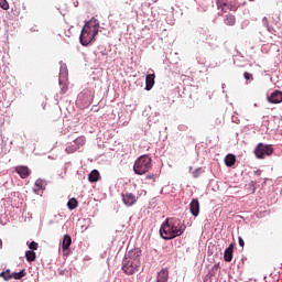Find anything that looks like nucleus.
<instances>
[{
    "label": "nucleus",
    "mask_w": 282,
    "mask_h": 282,
    "mask_svg": "<svg viewBox=\"0 0 282 282\" xmlns=\"http://www.w3.org/2000/svg\"><path fill=\"white\" fill-rule=\"evenodd\" d=\"M186 230V225L178 218H167L160 228V235L162 239L169 241L175 239V237H182Z\"/></svg>",
    "instance_id": "f257e3e1"
},
{
    "label": "nucleus",
    "mask_w": 282,
    "mask_h": 282,
    "mask_svg": "<svg viewBox=\"0 0 282 282\" xmlns=\"http://www.w3.org/2000/svg\"><path fill=\"white\" fill-rule=\"evenodd\" d=\"M98 28L99 24L96 20H90L83 26L79 41L85 47H87V45H89L91 41L96 39L98 34Z\"/></svg>",
    "instance_id": "f03ea898"
},
{
    "label": "nucleus",
    "mask_w": 282,
    "mask_h": 282,
    "mask_svg": "<svg viewBox=\"0 0 282 282\" xmlns=\"http://www.w3.org/2000/svg\"><path fill=\"white\" fill-rule=\"evenodd\" d=\"M140 254L141 251L139 249L130 251V259L127 260L122 265L124 274H135V272L140 270V259H138Z\"/></svg>",
    "instance_id": "7ed1b4c3"
},
{
    "label": "nucleus",
    "mask_w": 282,
    "mask_h": 282,
    "mask_svg": "<svg viewBox=\"0 0 282 282\" xmlns=\"http://www.w3.org/2000/svg\"><path fill=\"white\" fill-rule=\"evenodd\" d=\"M151 158L149 155H141L133 165V171L135 175H144L145 173H149V170L151 169Z\"/></svg>",
    "instance_id": "20e7f679"
},
{
    "label": "nucleus",
    "mask_w": 282,
    "mask_h": 282,
    "mask_svg": "<svg viewBox=\"0 0 282 282\" xmlns=\"http://www.w3.org/2000/svg\"><path fill=\"white\" fill-rule=\"evenodd\" d=\"M274 153V148L270 144L259 143L254 149V155L258 160H263L265 155L270 156Z\"/></svg>",
    "instance_id": "39448f33"
},
{
    "label": "nucleus",
    "mask_w": 282,
    "mask_h": 282,
    "mask_svg": "<svg viewBox=\"0 0 282 282\" xmlns=\"http://www.w3.org/2000/svg\"><path fill=\"white\" fill-rule=\"evenodd\" d=\"M15 173H18L22 180H28L32 174V171H30V167L25 165H18L15 166Z\"/></svg>",
    "instance_id": "423d86ee"
},
{
    "label": "nucleus",
    "mask_w": 282,
    "mask_h": 282,
    "mask_svg": "<svg viewBox=\"0 0 282 282\" xmlns=\"http://www.w3.org/2000/svg\"><path fill=\"white\" fill-rule=\"evenodd\" d=\"M268 102L271 105H279L282 102V91L274 90L268 98Z\"/></svg>",
    "instance_id": "0eeeda50"
},
{
    "label": "nucleus",
    "mask_w": 282,
    "mask_h": 282,
    "mask_svg": "<svg viewBox=\"0 0 282 282\" xmlns=\"http://www.w3.org/2000/svg\"><path fill=\"white\" fill-rule=\"evenodd\" d=\"M124 206H134L138 198L133 193H126L121 195Z\"/></svg>",
    "instance_id": "6e6552de"
},
{
    "label": "nucleus",
    "mask_w": 282,
    "mask_h": 282,
    "mask_svg": "<svg viewBox=\"0 0 282 282\" xmlns=\"http://www.w3.org/2000/svg\"><path fill=\"white\" fill-rule=\"evenodd\" d=\"M189 210L193 215V217L199 216V200L197 198L192 199L189 204Z\"/></svg>",
    "instance_id": "1a4fd4ad"
},
{
    "label": "nucleus",
    "mask_w": 282,
    "mask_h": 282,
    "mask_svg": "<svg viewBox=\"0 0 282 282\" xmlns=\"http://www.w3.org/2000/svg\"><path fill=\"white\" fill-rule=\"evenodd\" d=\"M224 23L225 25L232 28L237 24V17H235V14L232 13H227L226 15H224Z\"/></svg>",
    "instance_id": "9d476101"
},
{
    "label": "nucleus",
    "mask_w": 282,
    "mask_h": 282,
    "mask_svg": "<svg viewBox=\"0 0 282 282\" xmlns=\"http://www.w3.org/2000/svg\"><path fill=\"white\" fill-rule=\"evenodd\" d=\"M153 85H155V74H149L145 77V90L151 91L153 89Z\"/></svg>",
    "instance_id": "9b49d317"
},
{
    "label": "nucleus",
    "mask_w": 282,
    "mask_h": 282,
    "mask_svg": "<svg viewBox=\"0 0 282 282\" xmlns=\"http://www.w3.org/2000/svg\"><path fill=\"white\" fill-rule=\"evenodd\" d=\"M235 250V245H229V247L224 252V260L227 261V263H230L232 261V254Z\"/></svg>",
    "instance_id": "f8f14e48"
},
{
    "label": "nucleus",
    "mask_w": 282,
    "mask_h": 282,
    "mask_svg": "<svg viewBox=\"0 0 282 282\" xmlns=\"http://www.w3.org/2000/svg\"><path fill=\"white\" fill-rule=\"evenodd\" d=\"M156 282H169V268L162 269L158 273Z\"/></svg>",
    "instance_id": "ddd939ff"
},
{
    "label": "nucleus",
    "mask_w": 282,
    "mask_h": 282,
    "mask_svg": "<svg viewBox=\"0 0 282 282\" xmlns=\"http://www.w3.org/2000/svg\"><path fill=\"white\" fill-rule=\"evenodd\" d=\"M156 282H169V268L162 269L158 273Z\"/></svg>",
    "instance_id": "4468645a"
},
{
    "label": "nucleus",
    "mask_w": 282,
    "mask_h": 282,
    "mask_svg": "<svg viewBox=\"0 0 282 282\" xmlns=\"http://www.w3.org/2000/svg\"><path fill=\"white\" fill-rule=\"evenodd\" d=\"M33 191H34V193H36V195H39L40 191H45V181H43L41 178L35 181Z\"/></svg>",
    "instance_id": "2eb2a0df"
},
{
    "label": "nucleus",
    "mask_w": 282,
    "mask_h": 282,
    "mask_svg": "<svg viewBox=\"0 0 282 282\" xmlns=\"http://www.w3.org/2000/svg\"><path fill=\"white\" fill-rule=\"evenodd\" d=\"M69 246H72V236L65 235L62 242V250H69Z\"/></svg>",
    "instance_id": "dca6fc26"
},
{
    "label": "nucleus",
    "mask_w": 282,
    "mask_h": 282,
    "mask_svg": "<svg viewBox=\"0 0 282 282\" xmlns=\"http://www.w3.org/2000/svg\"><path fill=\"white\" fill-rule=\"evenodd\" d=\"M87 142V138L85 135H79L74 140V144L77 147V149H80V147H85Z\"/></svg>",
    "instance_id": "f3484780"
},
{
    "label": "nucleus",
    "mask_w": 282,
    "mask_h": 282,
    "mask_svg": "<svg viewBox=\"0 0 282 282\" xmlns=\"http://www.w3.org/2000/svg\"><path fill=\"white\" fill-rule=\"evenodd\" d=\"M237 162V156L235 154H228L225 158V164L226 166H235V163Z\"/></svg>",
    "instance_id": "a211bd4d"
},
{
    "label": "nucleus",
    "mask_w": 282,
    "mask_h": 282,
    "mask_svg": "<svg viewBox=\"0 0 282 282\" xmlns=\"http://www.w3.org/2000/svg\"><path fill=\"white\" fill-rule=\"evenodd\" d=\"M98 180H100V172H98V170H93L88 175V181L94 183L98 182Z\"/></svg>",
    "instance_id": "6ab92c4d"
},
{
    "label": "nucleus",
    "mask_w": 282,
    "mask_h": 282,
    "mask_svg": "<svg viewBox=\"0 0 282 282\" xmlns=\"http://www.w3.org/2000/svg\"><path fill=\"white\" fill-rule=\"evenodd\" d=\"M217 10H220L221 12H226V8L228 7V2L225 0H216Z\"/></svg>",
    "instance_id": "aec40b11"
},
{
    "label": "nucleus",
    "mask_w": 282,
    "mask_h": 282,
    "mask_svg": "<svg viewBox=\"0 0 282 282\" xmlns=\"http://www.w3.org/2000/svg\"><path fill=\"white\" fill-rule=\"evenodd\" d=\"M25 259L29 261V263H32V261H36V252L29 250L25 252Z\"/></svg>",
    "instance_id": "412c9836"
},
{
    "label": "nucleus",
    "mask_w": 282,
    "mask_h": 282,
    "mask_svg": "<svg viewBox=\"0 0 282 282\" xmlns=\"http://www.w3.org/2000/svg\"><path fill=\"white\" fill-rule=\"evenodd\" d=\"M25 269L21 270L20 272H13L11 273V279H15V281H19L20 279H23L25 276Z\"/></svg>",
    "instance_id": "4be33fe9"
},
{
    "label": "nucleus",
    "mask_w": 282,
    "mask_h": 282,
    "mask_svg": "<svg viewBox=\"0 0 282 282\" xmlns=\"http://www.w3.org/2000/svg\"><path fill=\"white\" fill-rule=\"evenodd\" d=\"M67 207L69 210H75V208H78V200L76 198H70L67 203Z\"/></svg>",
    "instance_id": "5701e85b"
},
{
    "label": "nucleus",
    "mask_w": 282,
    "mask_h": 282,
    "mask_svg": "<svg viewBox=\"0 0 282 282\" xmlns=\"http://www.w3.org/2000/svg\"><path fill=\"white\" fill-rule=\"evenodd\" d=\"M78 147L77 145H75V143L74 144H72V145H68L66 149H65V151H66V153L69 155V154H72V153H76V151H78Z\"/></svg>",
    "instance_id": "b1692460"
},
{
    "label": "nucleus",
    "mask_w": 282,
    "mask_h": 282,
    "mask_svg": "<svg viewBox=\"0 0 282 282\" xmlns=\"http://www.w3.org/2000/svg\"><path fill=\"white\" fill-rule=\"evenodd\" d=\"M227 8L230 10V12H237L239 10V6L232 3V2H227Z\"/></svg>",
    "instance_id": "393cba45"
},
{
    "label": "nucleus",
    "mask_w": 282,
    "mask_h": 282,
    "mask_svg": "<svg viewBox=\"0 0 282 282\" xmlns=\"http://www.w3.org/2000/svg\"><path fill=\"white\" fill-rule=\"evenodd\" d=\"M11 274H12V273H10V270H7V271L1 272V273H0V276H1L2 279H4V281H10Z\"/></svg>",
    "instance_id": "a878e982"
},
{
    "label": "nucleus",
    "mask_w": 282,
    "mask_h": 282,
    "mask_svg": "<svg viewBox=\"0 0 282 282\" xmlns=\"http://www.w3.org/2000/svg\"><path fill=\"white\" fill-rule=\"evenodd\" d=\"M0 8L2 10H10V3H8V0H0Z\"/></svg>",
    "instance_id": "bb28decb"
},
{
    "label": "nucleus",
    "mask_w": 282,
    "mask_h": 282,
    "mask_svg": "<svg viewBox=\"0 0 282 282\" xmlns=\"http://www.w3.org/2000/svg\"><path fill=\"white\" fill-rule=\"evenodd\" d=\"M193 177L197 178L202 175V167H198L192 172Z\"/></svg>",
    "instance_id": "cd10ccee"
},
{
    "label": "nucleus",
    "mask_w": 282,
    "mask_h": 282,
    "mask_svg": "<svg viewBox=\"0 0 282 282\" xmlns=\"http://www.w3.org/2000/svg\"><path fill=\"white\" fill-rule=\"evenodd\" d=\"M30 250H39V243L36 241H32L29 245Z\"/></svg>",
    "instance_id": "c85d7f7f"
},
{
    "label": "nucleus",
    "mask_w": 282,
    "mask_h": 282,
    "mask_svg": "<svg viewBox=\"0 0 282 282\" xmlns=\"http://www.w3.org/2000/svg\"><path fill=\"white\" fill-rule=\"evenodd\" d=\"M243 76H245V79L246 80H252V74H250V73H248V72H245V74H243Z\"/></svg>",
    "instance_id": "c756f323"
},
{
    "label": "nucleus",
    "mask_w": 282,
    "mask_h": 282,
    "mask_svg": "<svg viewBox=\"0 0 282 282\" xmlns=\"http://www.w3.org/2000/svg\"><path fill=\"white\" fill-rule=\"evenodd\" d=\"M239 247L243 248L246 246V242L243 241V238L239 237L238 238Z\"/></svg>",
    "instance_id": "7c9ffc66"
},
{
    "label": "nucleus",
    "mask_w": 282,
    "mask_h": 282,
    "mask_svg": "<svg viewBox=\"0 0 282 282\" xmlns=\"http://www.w3.org/2000/svg\"><path fill=\"white\" fill-rule=\"evenodd\" d=\"M145 180H152L153 182H155V174H148L145 176Z\"/></svg>",
    "instance_id": "2f4dec72"
},
{
    "label": "nucleus",
    "mask_w": 282,
    "mask_h": 282,
    "mask_svg": "<svg viewBox=\"0 0 282 282\" xmlns=\"http://www.w3.org/2000/svg\"><path fill=\"white\" fill-rule=\"evenodd\" d=\"M262 23L268 28V18H263Z\"/></svg>",
    "instance_id": "473e14b6"
},
{
    "label": "nucleus",
    "mask_w": 282,
    "mask_h": 282,
    "mask_svg": "<svg viewBox=\"0 0 282 282\" xmlns=\"http://www.w3.org/2000/svg\"><path fill=\"white\" fill-rule=\"evenodd\" d=\"M62 91H63V94H65V91H67V87L64 86V87L62 88Z\"/></svg>",
    "instance_id": "72a5a7b5"
},
{
    "label": "nucleus",
    "mask_w": 282,
    "mask_h": 282,
    "mask_svg": "<svg viewBox=\"0 0 282 282\" xmlns=\"http://www.w3.org/2000/svg\"><path fill=\"white\" fill-rule=\"evenodd\" d=\"M3 248V240L0 239V250Z\"/></svg>",
    "instance_id": "f704fd0d"
}]
</instances>
